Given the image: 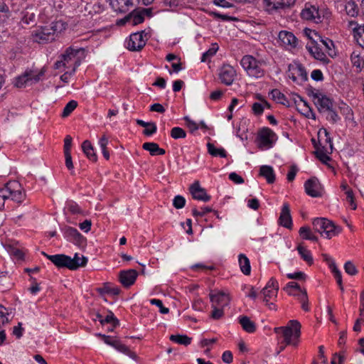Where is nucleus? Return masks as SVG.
<instances>
[{
    "instance_id": "nucleus-7",
    "label": "nucleus",
    "mask_w": 364,
    "mask_h": 364,
    "mask_svg": "<svg viewBox=\"0 0 364 364\" xmlns=\"http://www.w3.org/2000/svg\"><path fill=\"white\" fill-rule=\"evenodd\" d=\"M42 255L46 257L58 268L65 267L72 270V267H75L74 262L71 260V257L70 256L63 254L48 255L44 252H42Z\"/></svg>"
},
{
    "instance_id": "nucleus-5",
    "label": "nucleus",
    "mask_w": 364,
    "mask_h": 364,
    "mask_svg": "<svg viewBox=\"0 0 364 364\" xmlns=\"http://www.w3.org/2000/svg\"><path fill=\"white\" fill-rule=\"evenodd\" d=\"M258 138L259 139V147L261 149L272 147L274 141L277 139L276 134L268 127H264L259 131Z\"/></svg>"
},
{
    "instance_id": "nucleus-63",
    "label": "nucleus",
    "mask_w": 364,
    "mask_h": 364,
    "mask_svg": "<svg viewBox=\"0 0 364 364\" xmlns=\"http://www.w3.org/2000/svg\"><path fill=\"white\" fill-rule=\"evenodd\" d=\"M252 111L257 115H260L262 114L264 111V107L262 104L259 102H255L252 105Z\"/></svg>"
},
{
    "instance_id": "nucleus-30",
    "label": "nucleus",
    "mask_w": 364,
    "mask_h": 364,
    "mask_svg": "<svg viewBox=\"0 0 364 364\" xmlns=\"http://www.w3.org/2000/svg\"><path fill=\"white\" fill-rule=\"evenodd\" d=\"M71 260L74 262V267H72V270H76L79 267H84L87 265L88 259L86 257L82 255L79 257L77 253H75L73 258Z\"/></svg>"
},
{
    "instance_id": "nucleus-16",
    "label": "nucleus",
    "mask_w": 364,
    "mask_h": 364,
    "mask_svg": "<svg viewBox=\"0 0 364 364\" xmlns=\"http://www.w3.org/2000/svg\"><path fill=\"white\" fill-rule=\"evenodd\" d=\"M210 299L212 305H216V306L220 307L227 306L230 301V296L224 291H218L216 294L210 293Z\"/></svg>"
},
{
    "instance_id": "nucleus-12",
    "label": "nucleus",
    "mask_w": 364,
    "mask_h": 364,
    "mask_svg": "<svg viewBox=\"0 0 364 364\" xmlns=\"http://www.w3.org/2000/svg\"><path fill=\"white\" fill-rule=\"evenodd\" d=\"M236 75V71L233 67L227 65H223L219 73V78L222 83L225 85H230L232 84L235 77Z\"/></svg>"
},
{
    "instance_id": "nucleus-20",
    "label": "nucleus",
    "mask_w": 364,
    "mask_h": 364,
    "mask_svg": "<svg viewBox=\"0 0 364 364\" xmlns=\"http://www.w3.org/2000/svg\"><path fill=\"white\" fill-rule=\"evenodd\" d=\"M18 188H20V183L18 181H13L6 183L4 187L0 188L1 200L4 202L6 199L10 198L11 191Z\"/></svg>"
},
{
    "instance_id": "nucleus-15",
    "label": "nucleus",
    "mask_w": 364,
    "mask_h": 364,
    "mask_svg": "<svg viewBox=\"0 0 364 364\" xmlns=\"http://www.w3.org/2000/svg\"><path fill=\"white\" fill-rule=\"evenodd\" d=\"M267 11H277L279 9L289 8L295 0H264Z\"/></svg>"
},
{
    "instance_id": "nucleus-57",
    "label": "nucleus",
    "mask_w": 364,
    "mask_h": 364,
    "mask_svg": "<svg viewBox=\"0 0 364 364\" xmlns=\"http://www.w3.org/2000/svg\"><path fill=\"white\" fill-rule=\"evenodd\" d=\"M210 15L214 16L215 18H220L223 21H236L237 18L235 17H232L225 14H220L219 13L212 11L210 12Z\"/></svg>"
},
{
    "instance_id": "nucleus-40",
    "label": "nucleus",
    "mask_w": 364,
    "mask_h": 364,
    "mask_svg": "<svg viewBox=\"0 0 364 364\" xmlns=\"http://www.w3.org/2000/svg\"><path fill=\"white\" fill-rule=\"evenodd\" d=\"M100 323L105 325V323H112L113 327H117L119 325V320L114 316V314L110 311L105 318L100 320Z\"/></svg>"
},
{
    "instance_id": "nucleus-13",
    "label": "nucleus",
    "mask_w": 364,
    "mask_h": 364,
    "mask_svg": "<svg viewBox=\"0 0 364 364\" xmlns=\"http://www.w3.org/2000/svg\"><path fill=\"white\" fill-rule=\"evenodd\" d=\"M189 191L193 198L196 200H202L203 202H208L210 200V196L207 194L203 188L200 187L199 181H198L191 185Z\"/></svg>"
},
{
    "instance_id": "nucleus-19",
    "label": "nucleus",
    "mask_w": 364,
    "mask_h": 364,
    "mask_svg": "<svg viewBox=\"0 0 364 364\" xmlns=\"http://www.w3.org/2000/svg\"><path fill=\"white\" fill-rule=\"evenodd\" d=\"M46 72V68L43 67L40 70H37L36 69L26 70L24 72V74L27 75L26 78H28V82H31V84H33L37 83L41 80Z\"/></svg>"
},
{
    "instance_id": "nucleus-56",
    "label": "nucleus",
    "mask_w": 364,
    "mask_h": 364,
    "mask_svg": "<svg viewBox=\"0 0 364 364\" xmlns=\"http://www.w3.org/2000/svg\"><path fill=\"white\" fill-rule=\"evenodd\" d=\"M26 76L27 75H25L23 73L16 78L15 85L17 87H22L28 83V78H26Z\"/></svg>"
},
{
    "instance_id": "nucleus-42",
    "label": "nucleus",
    "mask_w": 364,
    "mask_h": 364,
    "mask_svg": "<svg viewBox=\"0 0 364 364\" xmlns=\"http://www.w3.org/2000/svg\"><path fill=\"white\" fill-rule=\"evenodd\" d=\"M77 107V102L75 100H71L64 107L62 117H66L69 116L73 111L75 110V109Z\"/></svg>"
},
{
    "instance_id": "nucleus-49",
    "label": "nucleus",
    "mask_w": 364,
    "mask_h": 364,
    "mask_svg": "<svg viewBox=\"0 0 364 364\" xmlns=\"http://www.w3.org/2000/svg\"><path fill=\"white\" fill-rule=\"evenodd\" d=\"M36 15L33 12L26 10L22 18V21L26 24H31L34 23Z\"/></svg>"
},
{
    "instance_id": "nucleus-39",
    "label": "nucleus",
    "mask_w": 364,
    "mask_h": 364,
    "mask_svg": "<svg viewBox=\"0 0 364 364\" xmlns=\"http://www.w3.org/2000/svg\"><path fill=\"white\" fill-rule=\"evenodd\" d=\"M129 17L130 18V20L132 18L133 19V25H137L144 22V21L143 14L136 9H134L130 14H129Z\"/></svg>"
},
{
    "instance_id": "nucleus-23",
    "label": "nucleus",
    "mask_w": 364,
    "mask_h": 364,
    "mask_svg": "<svg viewBox=\"0 0 364 364\" xmlns=\"http://www.w3.org/2000/svg\"><path fill=\"white\" fill-rule=\"evenodd\" d=\"M239 323L244 331L247 333H254L256 331V325L249 317L242 316L239 318Z\"/></svg>"
},
{
    "instance_id": "nucleus-28",
    "label": "nucleus",
    "mask_w": 364,
    "mask_h": 364,
    "mask_svg": "<svg viewBox=\"0 0 364 364\" xmlns=\"http://www.w3.org/2000/svg\"><path fill=\"white\" fill-rule=\"evenodd\" d=\"M82 48L75 49L73 47L68 48L65 53L60 55L62 60L65 63H68L73 58L75 57L80 51H82Z\"/></svg>"
},
{
    "instance_id": "nucleus-38",
    "label": "nucleus",
    "mask_w": 364,
    "mask_h": 364,
    "mask_svg": "<svg viewBox=\"0 0 364 364\" xmlns=\"http://www.w3.org/2000/svg\"><path fill=\"white\" fill-rule=\"evenodd\" d=\"M25 198V194L21 191V187L15 188L11 191L10 198L17 203H21Z\"/></svg>"
},
{
    "instance_id": "nucleus-41",
    "label": "nucleus",
    "mask_w": 364,
    "mask_h": 364,
    "mask_svg": "<svg viewBox=\"0 0 364 364\" xmlns=\"http://www.w3.org/2000/svg\"><path fill=\"white\" fill-rule=\"evenodd\" d=\"M299 234L305 240H310L312 241L318 240V237L316 236L311 235V230L308 227H301L299 230Z\"/></svg>"
},
{
    "instance_id": "nucleus-50",
    "label": "nucleus",
    "mask_w": 364,
    "mask_h": 364,
    "mask_svg": "<svg viewBox=\"0 0 364 364\" xmlns=\"http://www.w3.org/2000/svg\"><path fill=\"white\" fill-rule=\"evenodd\" d=\"M186 204V199L181 196H176L173 200V206L177 209H181L184 207Z\"/></svg>"
},
{
    "instance_id": "nucleus-45",
    "label": "nucleus",
    "mask_w": 364,
    "mask_h": 364,
    "mask_svg": "<svg viewBox=\"0 0 364 364\" xmlns=\"http://www.w3.org/2000/svg\"><path fill=\"white\" fill-rule=\"evenodd\" d=\"M171 136L174 139H184L186 136V133L181 127H173L171 130Z\"/></svg>"
},
{
    "instance_id": "nucleus-43",
    "label": "nucleus",
    "mask_w": 364,
    "mask_h": 364,
    "mask_svg": "<svg viewBox=\"0 0 364 364\" xmlns=\"http://www.w3.org/2000/svg\"><path fill=\"white\" fill-rule=\"evenodd\" d=\"M331 269L333 273L334 274V277H335V278L336 279V282H337V283H338L341 290L343 291V284H342L341 273L338 270V269L337 268L335 262H332L331 264Z\"/></svg>"
},
{
    "instance_id": "nucleus-51",
    "label": "nucleus",
    "mask_w": 364,
    "mask_h": 364,
    "mask_svg": "<svg viewBox=\"0 0 364 364\" xmlns=\"http://www.w3.org/2000/svg\"><path fill=\"white\" fill-rule=\"evenodd\" d=\"M150 303L153 305H156L159 308V311L163 314H166L169 312V309L163 306V303L161 300L153 299L150 301Z\"/></svg>"
},
{
    "instance_id": "nucleus-4",
    "label": "nucleus",
    "mask_w": 364,
    "mask_h": 364,
    "mask_svg": "<svg viewBox=\"0 0 364 364\" xmlns=\"http://www.w3.org/2000/svg\"><path fill=\"white\" fill-rule=\"evenodd\" d=\"M96 336L102 339V341L107 345L114 347L117 350L127 355L134 360H137L138 357L136 354L131 351L129 348L124 344L122 343L121 341L117 338H113L109 336H106L102 333H97Z\"/></svg>"
},
{
    "instance_id": "nucleus-36",
    "label": "nucleus",
    "mask_w": 364,
    "mask_h": 364,
    "mask_svg": "<svg viewBox=\"0 0 364 364\" xmlns=\"http://www.w3.org/2000/svg\"><path fill=\"white\" fill-rule=\"evenodd\" d=\"M297 109L307 118H312L314 119H316L315 114L312 111L311 108L308 105L306 102H304L301 107H297Z\"/></svg>"
},
{
    "instance_id": "nucleus-37",
    "label": "nucleus",
    "mask_w": 364,
    "mask_h": 364,
    "mask_svg": "<svg viewBox=\"0 0 364 364\" xmlns=\"http://www.w3.org/2000/svg\"><path fill=\"white\" fill-rule=\"evenodd\" d=\"M170 340L178 344L188 346L191 343V338H189L186 335H171L170 336Z\"/></svg>"
},
{
    "instance_id": "nucleus-33",
    "label": "nucleus",
    "mask_w": 364,
    "mask_h": 364,
    "mask_svg": "<svg viewBox=\"0 0 364 364\" xmlns=\"http://www.w3.org/2000/svg\"><path fill=\"white\" fill-rule=\"evenodd\" d=\"M207 147H208V153L213 156H219L220 157L225 158L227 156L226 151H225L224 149H223V148L218 149L211 143H208Z\"/></svg>"
},
{
    "instance_id": "nucleus-34",
    "label": "nucleus",
    "mask_w": 364,
    "mask_h": 364,
    "mask_svg": "<svg viewBox=\"0 0 364 364\" xmlns=\"http://www.w3.org/2000/svg\"><path fill=\"white\" fill-rule=\"evenodd\" d=\"M329 153L323 146H321V148H317V150L315 151L316 157L323 164H327L331 160V158L328 156Z\"/></svg>"
},
{
    "instance_id": "nucleus-53",
    "label": "nucleus",
    "mask_w": 364,
    "mask_h": 364,
    "mask_svg": "<svg viewBox=\"0 0 364 364\" xmlns=\"http://www.w3.org/2000/svg\"><path fill=\"white\" fill-rule=\"evenodd\" d=\"M68 208L69 211L73 214H83V212L80 209V206L75 202H70L68 205Z\"/></svg>"
},
{
    "instance_id": "nucleus-64",
    "label": "nucleus",
    "mask_w": 364,
    "mask_h": 364,
    "mask_svg": "<svg viewBox=\"0 0 364 364\" xmlns=\"http://www.w3.org/2000/svg\"><path fill=\"white\" fill-rule=\"evenodd\" d=\"M222 360L225 363L229 364V363H232V360H233L232 353L229 350L225 351L222 355Z\"/></svg>"
},
{
    "instance_id": "nucleus-6",
    "label": "nucleus",
    "mask_w": 364,
    "mask_h": 364,
    "mask_svg": "<svg viewBox=\"0 0 364 364\" xmlns=\"http://www.w3.org/2000/svg\"><path fill=\"white\" fill-rule=\"evenodd\" d=\"M62 231L65 237L73 242L75 245H77L80 247H85L86 246V238L82 236L77 229L66 226L63 228Z\"/></svg>"
},
{
    "instance_id": "nucleus-11",
    "label": "nucleus",
    "mask_w": 364,
    "mask_h": 364,
    "mask_svg": "<svg viewBox=\"0 0 364 364\" xmlns=\"http://www.w3.org/2000/svg\"><path fill=\"white\" fill-rule=\"evenodd\" d=\"M138 272L135 269L122 270L119 273V280L124 287L128 288L136 281Z\"/></svg>"
},
{
    "instance_id": "nucleus-54",
    "label": "nucleus",
    "mask_w": 364,
    "mask_h": 364,
    "mask_svg": "<svg viewBox=\"0 0 364 364\" xmlns=\"http://www.w3.org/2000/svg\"><path fill=\"white\" fill-rule=\"evenodd\" d=\"M284 289L289 294H293L291 292V289H297L301 291L302 290L299 286V284L296 282H289L287 286L284 288Z\"/></svg>"
},
{
    "instance_id": "nucleus-2",
    "label": "nucleus",
    "mask_w": 364,
    "mask_h": 364,
    "mask_svg": "<svg viewBox=\"0 0 364 364\" xmlns=\"http://www.w3.org/2000/svg\"><path fill=\"white\" fill-rule=\"evenodd\" d=\"M314 229L321 236L331 239L337 235L341 229L326 218H316L313 221Z\"/></svg>"
},
{
    "instance_id": "nucleus-58",
    "label": "nucleus",
    "mask_w": 364,
    "mask_h": 364,
    "mask_svg": "<svg viewBox=\"0 0 364 364\" xmlns=\"http://www.w3.org/2000/svg\"><path fill=\"white\" fill-rule=\"evenodd\" d=\"M183 119L186 121V125L191 132H193L198 129V124L188 117H185Z\"/></svg>"
},
{
    "instance_id": "nucleus-62",
    "label": "nucleus",
    "mask_w": 364,
    "mask_h": 364,
    "mask_svg": "<svg viewBox=\"0 0 364 364\" xmlns=\"http://www.w3.org/2000/svg\"><path fill=\"white\" fill-rule=\"evenodd\" d=\"M287 277L291 279L304 280L306 279V275L301 272H298L294 274H287Z\"/></svg>"
},
{
    "instance_id": "nucleus-29",
    "label": "nucleus",
    "mask_w": 364,
    "mask_h": 364,
    "mask_svg": "<svg viewBox=\"0 0 364 364\" xmlns=\"http://www.w3.org/2000/svg\"><path fill=\"white\" fill-rule=\"evenodd\" d=\"M297 250L301 255V258L309 265H311L314 262L313 257L311 254L309 250H307L305 247L301 245H299L297 247Z\"/></svg>"
},
{
    "instance_id": "nucleus-32",
    "label": "nucleus",
    "mask_w": 364,
    "mask_h": 364,
    "mask_svg": "<svg viewBox=\"0 0 364 364\" xmlns=\"http://www.w3.org/2000/svg\"><path fill=\"white\" fill-rule=\"evenodd\" d=\"M309 53L317 60H325L326 59L325 53L316 46H306Z\"/></svg>"
},
{
    "instance_id": "nucleus-14",
    "label": "nucleus",
    "mask_w": 364,
    "mask_h": 364,
    "mask_svg": "<svg viewBox=\"0 0 364 364\" xmlns=\"http://www.w3.org/2000/svg\"><path fill=\"white\" fill-rule=\"evenodd\" d=\"M54 35L50 26H43L40 31H36L35 41L39 43L51 42L55 40Z\"/></svg>"
},
{
    "instance_id": "nucleus-9",
    "label": "nucleus",
    "mask_w": 364,
    "mask_h": 364,
    "mask_svg": "<svg viewBox=\"0 0 364 364\" xmlns=\"http://www.w3.org/2000/svg\"><path fill=\"white\" fill-rule=\"evenodd\" d=\"M306 193L311 197H321L322 196V188L318 180L312 177L307 180L304 184Z\"/></svg>"
},
{
    "instance_id": "nucleus-60",
    "label": "nucleus",
    "mask_w": 364,
    "mask_h": 364,
    "mask_svg": "<svg viewBox=\"0 0 364 364\" xmlns=\"http://www.w3.org/2000/svg\"><path fill=\"white\" fill-rule=\"evenodd\" d=\"M264 288H267V289H270V288H272L273 289L272 290L273 291L277 292L279 290L278 282L274 278H271Z\"/></svg>"
},
{
    "instance_id": "nucleus-55",
    "label": "nucleus",
    "mask_w": 364,
    "mask_h": 364,
    "mask_svg": "<svg viewBox=\"0 0 364 364\" xmlns=\"http://www.w3.org/2000/svg\"><path fill=\"white\" fill-rule=\"evenodd\" d=\"M344 269L346 272L350 275H355L357 273V269L355 265L350 261L346 262Z\"/></svg>"
},
{
    "instance_id": "nucleus-44",
    "label": "nucleus",
    "mask_w": 364,
    "mask_h": 364,
    "mask_svg": "<svg viewBox=\"0 0 364 364\" xmlns=\"http://www.w3.org/2000/svg\"><path fill=\"white\" fill-rule=\"evenodd\" d=\"M159 145L154 142H145L142 145V148L148 151L151 156L157 155V149Z\"/></svg>"
},
{
    "instance_id": "nucleus-18",
    "label": "nucleus",
    "mask_w": 364,
    "mask_h": 364,
    "mask_svg": "<svg viewBox=\"0 0 364 364\" xmlns=\"http://www.w3.org/2000/svg\"><path fill=\"white\" fill-rule=\"evenodd\" d=\"M278 37L283 46L296 48L297 45V38L292 33L287 31H282L279 32Z\"/></svg>"
},
{
    "instance_id": "nucleus-27",
    "label": "nucleus",
    "mask_w": 364,
    "mask_h": 364,
    "mask_svg": "<svg viewBox=\"0 0 364 364\" xmlns=\"http://www.w3.org/2000/svg\"><path fill=\"white\" fill-rule=\"evenodd\" d=\"M272 99L277 102L284 105L287 107H291V104L289 100H287L285 95L282 93L279 90L274 89L271 92Z\"/></svg>"
},
{
    "instance_id": "nucleus-8",
    "label": "nucleus",
    "mask_w": 364,
    "mask_h": 364,
    "mask_svg": "<svg viewBox=\"0 0 364 364\" xmlns=\"http://www.w3.org/2000/svg\"><path fill=\"white\" fill-rule=\"evenodd\" d=\"M144 34L146 36L144 31L137 32L130 35L127 42V48L132 51L141 50L146 45V41L144 39Z\"/></svg>"
},
{
    "instance_id": "nucleus-52",
    "label": "nucleus",
    "mask_w": 364,
    "mask_h": 364,
    "mask_svg": "<svg viewBox=\"0 0 364 364\" xmlns=\"http://www.w3.org/2000/svg\"><path fill=\"white\" fill-rule=\"evenodd\" d=\"M50 26L54 34L55 33H60L65 29L64 23L62 21L53 22Z\"/></svg>"
},
{
    "instance_id": "nucleus-46",
    "label": "nucleus",
    "mask_w": 364,
    "mask_h": 364,
    "mask_svg": "<svg viewBox=\"0 0 364 364\" xmlns=\"http://www.w3.org/2000/svg\"><path fill=\"white\" fill-rule=\"evenodd\" d=\"M213 310L211 312L210 317L213 319L218 320L224 316V307L216 306V305H212Z\"/></svg>"
},
{
    "instance_id": "nucleus-25",
    "label": "nucleus",
    "mask_w": 364,
    "mask_h": 364,
    "mask_svg": "<svg viewBox=\"0 0 364 364\" xmlns=\"http://www.w3.org/2000/svg\"><path fill=\"white\" fill-rule=\"evenodd\" d=\"M136 124L141 127L147 128L149 127H151V129H145L143 131V134L146 136H150L154 133L156 132L157 127L154 122H146L141 119H136Z\"/></svg>"
},
{
    "instance_id": "nucleus-10",
    "label": "nucleus",
    "mask_w": 364,
    "mask_h": 364,
    "mask_svg": "<svg viewBox=\"0 0 364 364\" xmlns=\"http://www.w3.org/2000/svg\"><path fill=\"white\" fill-rule=\"evenodd\" d=\"M314 104L319 112L331 109L333 102L331 99L321 93L314 95Z\"/></svg>"
},
{
    "instance_id": "nucleus-17",
    "label": "nucleus",
    "mask_w": 364,
    "mask_h": 364,
    "mask_svg": "<svg viewBox=\"0 0 364 364\" xmlns=\"http://www.w3.org/2000/svg\"><path fill=\"white\" fill-rule=\"evenodd\" d=\"M279 223L280 225L291 229L292 228V220L290 214L289 206L287 203L284 204L280 216L279 218Z\"/></svg>"
},
{
    "instance_id": "nucleus-1",
    "label": "nucleus",
    "mask_w": 364,
    "mask_h": 364,
    "mask_svg": "<svg viewBox=\"0 0 364 364\" xmlns=\"http://www.w3.org/2000/svg\"><path fill=\"white\" fill-rule=\"evenodd\" d=\"M274 332L282 333L286 345L296 346L301 335V324L296 320H291L288 326L275 328Z\"/></svg>"
},
{
    "instance_id": "nucleus-48",
    "label": "nucleus",
    "mask_w": 364,
    "mask_h": 364,
    "mask_svg": "<svg viewBox=\"0 0 364 364\" xmlns=\"http://www.w3.org/2000/svg\"><path fill=\"white\" fill-rule=\"evenodd\" d=\"M261 294L263 295V301L267 303L269 299L272 297H277V291H273L271 289H267V288H263L261 291Z\"/></svg>"
},
{
    "instance_id": "nucleus-22",
    "label": "nucleus",
    "mask_w": 364,
    "mask_h": 364,
    "mask_svg": "<svg viewBox=\"0 0 364 364\" xmlns=\"http://www.w3.org/2000/svg\"><path fill=\"white\" fill-rule=\"evenodd\" d=\"M259 175L265 178L268 183H273L275 181V174L270 166H262L259 168Z\"/></svg>"
},
{
    "instance_id": "nucleus-26",
    "label": "nucleus",
    "mask_w": 364,
    "mask_h": 364,
    "mask_svg": "<svg viewBox=\"0 0 364 364\" xmlns=\"http://www.w3.org/2000/svg\"><path fill=\"white\" fill-rule=\"evenodd\" d=\"M239 264L242 272L249 275L251 272V267L249 259L243 254L239 255Z\"/></svg>"
},
{
    "instance_id": "nucleus-59",
    "label": "nucleus",
    "mask_w": 364,
    "mask_h": 364,
    "mask_svg": "<svg viewBox=\"0 0 364 364\" xmlns=\"http://www.w3.org/2000/svg\"><path fill=\"white\" fill-rule=\"evenodd\" d=\"M346 194L347 200L350 203V205L352 206V208L353 210H355L357 206L354 202V196H353V191L351 189H348L346 191Z\"/></svg>"
},
{
    "instance_id": "nucleus-21",
    "label": "nucleus",
    "mask_w": 364,
    "mask_h": 364,
    "mask_svg": "<svg viewBox=\"0 0 364 364\" xmlns=\"http://www.w3.org/2000/svg\"><path fill=\"white\" fill-rule=\"evenodd\" d=\"M302 18L306 20H314L316 23L321 21V16L318 10L315 6L305 8L301 13Z\"/></svg>"
},
{
    "instance_id": "nucleus-3",
    "label": "nucleus",
    "mask_w": 364,
    "mask_h": 364,
    "mask_svg": "<svg viewBox=\"0 0 364 364\" xmlns=\"http://www.w3.org/2000/svg\"><path fill=\"white\" fill-rule=\"evenodd\" d=\"M240 64L250 76L259 77L263 75L264 72L261 68L262 63L252 55L244 56L240 61Z\"/></svg>"
},
{
    "instance_id": "nucleus-35",
    "label": "nucleus",
    "mask_w": 364,
    "mask_h": 364,
    "mask_svg": "<svg viewBox=\"0 0 364 364\" xmlns=\"http://www.w3.org/2000/svg\"><path fill=\"white\" fill-rule=\"evenodd\" d=\"M98 292H100L101 294H111L113 295H119L121 290L117 287H111L109 284L106 283L104 284V287L102 288L97 289Z\"/></svg>"
},
{
    "instance_id": "nucleus-47",
    "label": "nucleus",
    "mask_w": 364,
    "mask_h": 364,
    "mask_svg": "<svg viewBox=\"0 0 364 364\" xmlns=\"http://www.w3.org/2000/svg\"><path fill=\"white\" fill-rule=\"evenodd\" d=\"M218 48L219 47L217 45V43L213 44L212 47L210 48L206 52H205L203 54V56H202V58H201V61L202 62H205L208 58L213 56L216 53V52L218 51Z\"/></svg>"
},
{
    "instance_id": "nucleus-31",
    "label": "nucleus",
    "mask_w": 364,
    "mask_h": 364,
    "mask_svg": "<svg viewBox=\"0 0 364 364\" xmlns=\"http://www.w3.org/2000/svg\"><path fill=\"white\" fill-rule=\"evenodd\" d=\"M354 38L357 43L364 48V26H360L353 29Z\"/></svg>"
},
{
    "instance_id": "nucleus-24",
    "label": "nucleus",
    "mask_w": 364,
    "mask_h": 364,
    "mask_svg": "<svg viewBox=\"0 0 364 364\" xmlns=\"http://www.w3.org/2000/svg\"><path fill=\"white\" fill-rule=\"evenodd\" d=\"M82 149L89 159L92 160V161H97V156L94 152L93 146L90 141L85 140L83 141L82 144Z\"/></svg>"
},
{
    "instance_id": "nucleus-61",
    "label": "nucleus",
    "mask_w": 364,
    "mask_h": 364,
    "mask_svg": "<svg viewBox=\"0 0 364 364\" xmlns=\"http://www.w3.org/2000/svg\"><path fill=\"white\" fill-rule=\"evenodd\" d=\"M163 3L165 6H169L171 11H174L180 5L178 0H164Z\"/></svg>"
}]
</instances>
